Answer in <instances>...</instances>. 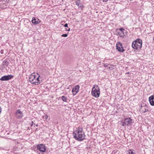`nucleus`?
Masks as SVG:
<instances>
[{
	"instance_id": "obj_1",
	"label": "nucleus",
	"mask_w": 154,
	"mask_h": 154,
	"mask_svg": "<svg viewBox=\"0 0 154 154\" xmlns=\"http://www.w3.org/2000/svg\"><path fill=\"white\" fill-rule=\"evenodd\" d=\"M74 138L77 140L81 141L85 139V133L81 128H78L73 133Z\"/></svg>"
},
{
	"instance_id": "obj_2",
	"label": "nucleus",
	"mask_w": 154,
	"mask_h": 154,
	"mask_svg": "<svg viewBox=\"0 0 154 154\" xmlns=\"http://www.w3.org/2000/svg\"><path fill=\"white\" fill-rule=\"evenodd\" d=\"M142 40L137 39L133 42L132 44V47L137 50H140L142 48Z\"/></svg>"
},
{
	"instance_id": "obj_3",
	"label": "nucleus",
	"mask_w": 154,
	"mask_h": 154,
	"mask_svg": "<svg viewBox=\"0 0 154 154\" xmlns=\"http://www.w3.org/2000/svg\"><path fill=\"white\" fill-rule=\"evenodd\" d=\"M40 77V75H39L37 77L34 73H32L29 76V81L32 84L38 85L40 83V81L39 79V78Z\"/></svg>"
},
{
	"instance_id": "obj_4",
	"label": "nucleus",
	"mask_w": 154,
	"mask_h": 154,
	"mask_svg": "<svg viewBox=\"0 0 154 154\" xmlns=\"http://www.w3.org/2000/svg\"><path fill=\"white\" fill-rule=\"evenodd\" d=\"M91 94L93 97H95L97 98L99 97L100 90L98 85H94L92 88Z\"/></svg>"
},
{
	"instance_id": "obj_5",
	"label": "nucleus",
	"mask_w": 154,
	"mask_h": 154,
	"mask_svg": "<svg viewBox=\"0 0 154 154\" xmlns=\"http://www.w3.org/2000/svg\"><path fill=\"white\" fill-rule=\"evenodd\" d=\"M15 115L16 117L18 119H22L23 116V113L19 109H17V110L15 112Z\"/></svg>"
},
{
	"instance_id": "obj_6",
	"label": "nucleus",
	"mask_w": 154,
	"mask_h": 154,
	"mask_svg": "<svg viewBox=\"0 0 154 154\" xmlns=\"http://www.w3.org/2000/svg\"><path fill=\"white\" fill-rule=\"evenodd\" d=\"M37 149L41 152H45L46 149L45 146L42 144H39L37 146Z\"/></svg>"
},
{
	"instance_id": "obj_7",
	"label": "nucleus",
	"mask_w": 154,
	"mask_h": 154,
	"mask_svg": "<svg viewBox=\"0 0 154 154\" xmlns=\"http://www.w3.org/2000/svg\"><path fill=\"white\" fill-rule=\"evenodd\" d=\"M14 77L13 75H5L2 77L0 79V80L1 81H8Z\"/></svg>"
},
{
	"instance_id": "obj_8",
	"label": "nucleus",
	"mask_w": 154,
	"mask_h": 154,
	"mask_svg": "<svg viewBox=\"0 0 154 154\" xmlns=\"http://www.w3.org/2000/svg\"><path fill=\"white\" fill-rule=\"evenodd\" d=\"M116 49L120 52H123L124 51L122 44L120 42H118L116 44Z\"/></svg>"
},
{
	"instance_id": "obj_9",
	"label": "nucleus",
	"mask_w": 154,
	"mask_h": 154,
	"mask_svg": "<svg viewBox=\"0 0 154 154\" xmlns=\"http://www.w3.org/2000/svg\"><path fill=\"white\" fill-rule=\"evenodd\" d=\"M124 121L125 124L128 126L131 125L133 123L132 120L130 118H125Z\"/></svg>"
},
{
	"instance_id": "obj_10",
	"label": "nucleus",
	"mask_w": 154,
	"mask_h": 154,
	"mask_svg": "<svg viewBox=\"0 0 154 154\" xmlns=\"http://www.w3.org/2000/svg\"><path fill=\"white\" fill-rule=\"evenodd\" d=\"M79 86L77 85L74 87L72 90L73 95H75L79 91Z\"/></svg>"
},
{
	"instance_id": "obj_11",
	"label": "nucleus",
	"mask_w": 154,
	"mask_h": 154,
	"mask_svg": "<svg viewBox=\"0 0 154 154\" xmlns=\"http://www.w3.org/2000/svg\"><path fill=\"white\" fill-rule=\"evenodd\" d=\"M32 23L34 25H36L40 23V20L37 17H33L32 20Z\"/></svg>"
},
{
	"instance_id": "obj_12",
	"label": "nucleus",
	"mask_w": 154,
	"mask_h": 154,
	"mask_svg": "<svg viewBox=\"0 0 154 154\" xmlns=\"http://www.w3.org/2000/svg\"><path fill=\"white\" fill-rule=\"evenodd\" d=\"M119 30L118 32L119 34L121 37L125 35L127 33V31L125 30V29H116V30Z\"/></svg>"
},
{
	"instance_id": "obj_13",
	"label": "nucleus",
	"mask_w": 154,
	"mask_h": 154,
	"mask_svg": "<svg viewBox=\"0 0 154 154\" xmlns=\"http://www.w3.org/2000/svg\"><path fill=\"white\" fill-rule=\"evenodd\" d=\"M149 100L150 105L154 106V95L150 96L149 98Z\"/></svg>"
},
{
	"instance_id": "obj_14",
	"label": "nucleus",
	"mask_w": 154,
	"mask_h": 154,
	"mask_svg": "<svg viewBox=\"0 0 154 154\" xmlns=\"http://www.w3.org/2000/svg\"><path fill=\"white\" fill-rule=\"evenodd\" d=\"M143 107H144V109L142 110V112L143 113H144L150 111L148 107L146 105H145Z\"/></svg>"
},
{
	"instance_id": "obj_15",
	"label": "nucleus",
	"mask_w": 154,
	"mask_h": 154,
	"mask_svg": "<svg viewBox=\"0 0 154 154\" xmlns=\"http://www.w3.org/2000/svg\"><path fill=\"white\" fill-rule=\"evenodd\" d=\"M2 65L4 66V67L7 66L9 64V62L7 60H4L2 63Z\"/></svg>"
},
{
	"instance_id": "obj_16",
	"label": "nucleus",
	"mask_w": 154,
	"mask_h": 154,
	"mask_svg": "<svg viewBox=\"0 0 154 154\" xmlns=\"http://www.w3.org/2000/svg\"><path fill=\"white\" fill-rule=\"evenodd\" d=\"M75 4L77 5L78 6L80 7H82L83 6V5L82 6H80V1L79 0H77V1L75 2Z\"/></svg>"
},
{
	"instance_id": "obj_17",
	"label": "nucleus",
	"mask_w": 154,
	"mask_h": 154,
	"mask_svg": "<svg viewBox=\"0 0 154 154\" xmlns=\"http://www.w3.org/2000/svg\"><path fill=\"white\" fill-rule=\"evenodd\" d=\"M61 99L64 102H66L67 101V98L66 97L64 96H63L61 97Z\"/></svg>"
},
{
	"instance_id": "obj_18",
	"label": "nucleus",
	"mask_w": 154,
	"mask_h": 154,
	"mask_svg": "<svg viewBox=\"0 0 154 154\" xmlns=\"http://www.w3.org/2000/svg\"><path fill=\"white\" fill-rule=\"evenodd\" d=\"M126 154H134V153L131 150H129L127 152Z\"/></svg>"
},
{
	"instance_id": "obj_19",
	"label": "nucleus",
	"mask_w": 154,
	"mask_h": 154,
	"mask_svg": "<svg viewBox=\"0 0 154 154\" xmlns=\"http://www.w3.org/2000/svg\"><path fill=\"white\" fill-rule=\"evenodd\" d=\"M61 36L62 37H66L67 36V34H62L61 35Z\"/></svg>"
},
{
	"instance_id": "obj_20",
	"label": "nucleus",
	"mask_w": 154,
	"mask_h": 154,
	"mask_svg": "<svg viewBox=\"0 0 154 154\" xmlns=\"http://www.w3.org/2000/svg\"><path fill=\"white\" fill-rule=\"evenodd\" d=\"M68 24L67 23H66L65 25H62V26L63 27H68Z\"/></svg>"
},
{
	"instance_id": "obj_21",
	"label": "nucleus",
	"mask_w": 154,
	"mask_h": 154,
	"mask_svg": "<svg viewBox=\"0 0 154 154\" xmlns=\"http://www.w3.org/2000/svg\"><path fill=\"white\" fill-rule=\"evenodd\" d=\"M43 117L44 118H45V119H48V115H46L45 116H44Z\"/></svg>"
},
{
	"instance_id": "obj_22",
	"label": "nucleus",
	"mask_w": 154,
	"mask_h": 154,
	"mask_svg": "<svg viewBox=\"0 0 154 154\" xmlns=\"http://www.w3.org/2000/svg\"><path fill=\"white\" fill-rule=\"evenodd\" d=\"M108 64H107V63H104V64L103 66H104L105 67H107V66H108Z\"/></svg>"
},
{
	"instance_id": "obj_23",
	"label": "nucleus",
	"mask_w": 154,
	"mask_h": 154,
	"mask_svg": "<svg viewBox=\"0 0 154 154\" xmlns=\"http://www.w3.org/2000/svg\"><path fill=\"white\" fill-rule=\"evenodd\" d=\"M125 125H126L124 123V122H122V126H125Z\"/></svg>"
},
{
	"instance_id": "obj_24",
	"label": "nucleus",
	"mask_w": 154,
	"mask_h": 154,
	"mask_svg": "<svg viewBox=\"0 0 154 154\" xmlns=\"http://www.w3.org/2000/svg\"><path fill=\"white\" fill-rule=\"evenodd\" d=\"M33 122L32 121L30 124L31 126L32 127L33 125Z\"/></svg>"
},
{
	"instance_id": "obj_25",
	"label": "nucleus",
	"mask_w": 154,
	"mask_h": 154,
	"mask_svg": "<svg viewBox=\"0 0 154 154\" xmlns=\"http://www.w3.org/2000/svg\"><path fill=\"white\" fill-rule=\"evenodd\" d=\"M109 0H103V2H107Z\"/></svg>"
},
{
	"instance_id": "obj_26",
	"label": "nucleus",
	"mask_w": 154,
	"mask_h": 154,
	"mask_svg": "<svg viewBox=\"0 0 154 154\" xmlns=\"http://www.w3.org/2000/svg\"><path fill=\"white\" fill-rule=\"evenodd\" d=\"M0 149H3V148L2 147H0Z\"/></svg>"
},
{
	"instance_id": "obj_27",
	"label": "nucleus",
	"mask_w": 154,
	"mask_h": 154,
	"mask_svg": "<svg viewBox=\"0 0 154 154\" xmlns=\"http://www.w3.org/2000/svg\"><path fill=\"white\" fill-rule=\"evenodd\" d=\"M3 50H1V53L2 54V53H2V52H3Z\"/></svg>"
},
{
	"instance_id": "obj_28",
	"label": "nucleus",
	"mask_w": 154,
	"mask_h": 154,
	"mask_svg": "<svg viewBox=\"0 0 154 154\" xmlns=\"http://www.w3.org/2000/svg\"><path fill=\"white\" fill-rule=\"evenodd\" d=\"M109 69H111V70H112V69H111V67H109Z\"/></svg>"
},
{
	"instance_id": "obj_29",
	"label": "nucleus",
	"mask_w": 154,
	"mask_h": 154,
	"mask_svg": "<svg viewBox=\"0 0 154 154\" xmlns=\"http://www.w3.org/2000/svg\"><path fill=\"white\" fill-rule=\"evenodd\" d=\"M70 29H67V31H69Z\"/></svg>"
},
{
	"instance_id": "obj_30",
	"label": "nucleus",
	"mask_w": 154,
	"mask_h": 154,
	"mask_svg": "<svg viewBox=\"0 0 154 154\" xmlns=\"http://www.w3.org/2000/svg\"><path fill=\"white\" fill-rule=\"evenodd\" d=\"M119 29H123L122 28H119Z\"/></svg>"
}]
</instances>
